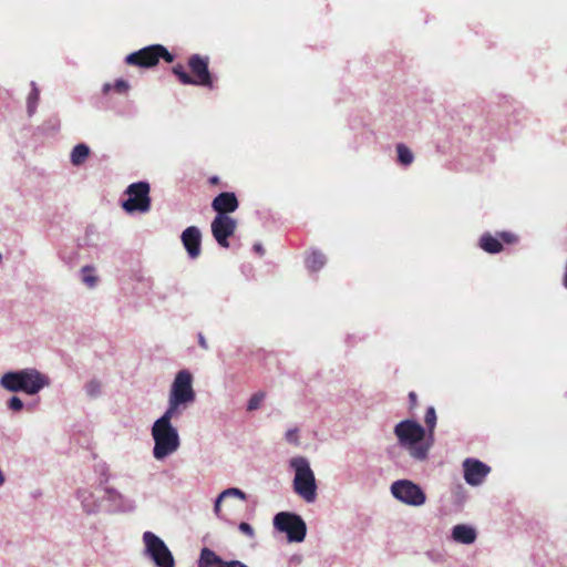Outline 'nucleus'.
Here are the masks:
<instances>
[{
    "label": "nucleus",
    "instance_id": "c03bdc74",
    "mask_svg": "<svg viewBox=\"0 0 567 567\" xmlns=\"http://www.w3.org/2000/svg\"><path fill=\"white\" fill-rule=\"evenodd\" d=\"M432 560H434V557L432 556V553L426 554Z\"/></svg>",
    "mask_w": 567,
    "mask_h": 567
},
{
    "label": "nucleus",
    "instance_id": "e433bc0d",
    "mask_svg": "<svg viewBox=\"0 0 567 567\" xmlns=\"http://www.w3.org/2000/svg\"><path fill=\"white\" fill-rule=\"evenodd\" d=\"M499 236L505 243L512 244L516 241V236L512 233H501Z\"/></svg>",
    "mask_w": 567,
    "mask_h": 567
},
{
    "label": "nucleus",
    "instance_id": "f3484780",
    "mask_svg": "<svg viewBox=\"0 0 567 567\" xmlns=\"http://www.w3.org/2000/svg\"><path fill=\"white\" fill-rule=\"evenodd\" d=\"M212 207L217 214L227 215L238 208V200L234 193L225 192L214 198Z\"/></svg>",
    "mask_w": 567,
    "mask_h": 567
},
{
    "label": "nucleus",
    "instance_id": "c756f323",
    "mask_svg": "<svg viewBox=\"0 0 567 567\" xmlns=\"http://www.w3.org/2000/svg\"><path fill=\"white\" fill-rule=\"evenodd\" d=\"M264 399H265V393L264 392L255 393L254 395H251V398L248 401L247 410L248 411H255V410L259 409V406H260L261 402L264 401Z\"/></svg>",
    "mask_w": 567,
    "mask_h": 567
},
{
    "label": "nucleus",
    "instance_id": "9d476101",
    "mask_svg": "<svg viewBox=\"0 0 567 567\" xmlns=\"http://www.w3.org/2000/svg\"><path fill=\"white\" fill-rule=\"evenodd\" d=\"M159 58H163L166 62H173L174 60L173 54L163 45L155 44L128 54L125 62L130 65L151 68L157 64Z\"/></svg>",
    "mask_w": 567,
    "mask_h": 567
},
{
    "label": "nucleus",
    "instance_id": "f03ea898",
    "mask_svg": "<svg viewBox=\"0 0 567 567\" xmlns=\"http://www.w3.org/2000/svg\"><path fill=\"white\" fill-rule=\"evenodd\" d=\"M394 434L399 444L415 461L427 458L429 451L433 445V439L426 436L425 429L412 420H404L394 427Z\"/></svg>",
    "mask_w": 567,
    "mask_h": 567
},
{
    "label": "nucleus",
    "instance_id": "7c9ffc66",
    "mask_svg": "<svg viewBox=\"0 0 567 567\" xmlns=\"http://www.w3.org/2000/svg\"><path fill=\"white\" fill-rule=\"evenodd\" d=\"M7 406L12 412H20L23 410L24 403L21 398L13 395L7 401Z\"/></svg>",
    "mask_w": 567,
    "mask_h": 567
},
{
    "label": "nucleus",
    "instance_id": "393cba45",
    "mask_svg": "<svg viewBox=\"0 0 567 567\" xmlns=\"http://www.w3.org/2000/svg\"><path fill=\"white\" fill-rule=\"evenodd\" d=\"M398 162L403 166H409L414 161L412 151L404 144L396 145Z\"/></svg>",
    "mask_w": 567,
    "mask_h": 567
},
{
    "label": "nucleus",
    "instance_id": "6ab92c4d",
    "mask_svg": "<svg viewBox=\"0 0 567 567\" xmlns=\"http://www.w3.org/2000/svg\"><path fill=\"white\" fill-rule=\"evenodd\" d=\"M225 560L209 548H203L198 565L199 567H221Z\"/></svg>",
    "mask_w": 567,
    "mask_h": 567
},
{
    "label": "nucleus",
    "instance_id": "c9c22d12",
    "mask_svg": "<svg viewBox=\"0 0 567 567\" xmlns=\"http://www.w3.org/2000/svg\"><path fill=\"white\" fill-rule=\"evenodd\" d=\"M114 89L118 92V93H125L128 91L130 89V84L127 83V81L123 80V79H118L115 81L114 83Z\"/></svg>",
    "mask_w": 567,
    "mask_h": 567
},
{
    "label": "nucleus",
    "instance_id": "ddd939ff",
    "mask_svg": "<svg viewBox=\"0 0 567 567\" xmlns=\"http://www.w3.org/2000/svg\"><path fill=\"white\" fill-rule=\"evenodd\" d=\"M76 498L80 501L81 508L86 515H96L104 511V494L99 495L91 487L79 488Z\"/></svg>",
    "mask_w": 567,
    "mask_h": 567
},
{
    "label": "nucleus",
    "instance_id": "6e6552de",
    "mask_svg": "<svg viewBox=\"0 0 567 567\" xmlns=\"http://www.w3.org/2000/svg\"><path fill=\"white\" fill-rule=\"evenodd\" d=\"M391 495L400 503L421 507L426 503V494L423 488L411 480H398L390 486Z\"/></svg>",
    "mask_w": 567,
    "mask_h": 567
},
{
    "label": "nucleus",
    "instance_id": "a211bd4d",
    "mask_svg": "<svg viewBox=\"0 0 567 567\" xmlns=\"http://www.w3.org/2000/svg\"><path fill=\"white\" fill-rule=\"evenodd\" d=\"M452 539L462 545H471L475 543L477 538L476 529L467 524H457L452 528Z\"/></svg>",
    "mask_w": 567,
    "mask_h": 567
},
{
    "label": "nucleus",
    "instance_id": "f257e3e1",
    "mask_svg": "<svg viewBox=\"0 0 567 567\" xmlns=\"http://www.w3.org/2000/svg\"><path fill=\"white\" fill-rule=\"evenodd\" d=\"M51 385L48 374L37 368H23L4 372L0 377V386L8 392L24 393L33 396Z\"/></svg>",
    "mask_w": 567,
    "mask_h": 567
},
{
    "label": "nucleus",
    "instance_id": "412c9836",
    "mask_svg": "<svg viewBox=\"0 0 567 567\" xmlns=\"http://www.w3.org/2000/svg\"><path fill=\"white\" fill-rule=\"evenodd\" d=\"M326 256L319 250H311L306 258V267L310 271H318L326 265Z\"/></svg>",
    "mask_w": 567,
    "mask_h": 567
},
{
    "label": "nucleus",
    "instance_id": "58836bf2",
    "mask_svg": "<svg viewBox=\"0 0 567 567\" xmlns=\"http://www.w3.org/2000/svg\"><path fill=\"white\" fill-rule=\"evenodd\" d=\"M198 344L202 349L208 350V343L203 333H198Z\"/></svg>",
    "mask_w": 567,
    "mask_h": 567
},
{
    "label": "nucleus",
    "instance_id": "473e14b6",
    "mask_svg": "<svg viewBox=\"0 0 567 567\" xmlns=\"http://www.w3.org/2000/svg\"><path fill=\"white\" fill-rule=\"evenodd\" d=\"M285 439L288 443L298 446L300 444L298 429H289L285 434Z\"/></svg>",
    "mask_w": 567,
    "mask_h": 567
},
{
    "label": "nucleus",
    "instance_id": "a18cd8bd",
    "mask_svg": "<svg viewBox=\"0 0 567 567\" xmlns=\"http://www.w3.org/2000/svg\"><path fill=\"white\" fill-rule=\"evenodd\" d=\"M210 182H212V183H216V182H217V177H213V178L210 179Z\"/></svg>",
    "mask_w": 567,
    "mask_h": 567
},
{
    "label": "nucleus",
    "instance_id": "2f4dec72",
    "mask_svg": "<svg viewBox=\"0 0 567 567\" xmlns=\"http://www.w3.org/2000/svg\"><path fill=\"white\" fill-rule=\"evenodd\" d=\"M238 530L245 535L248 539H254L256 537V533H255V529L254 527L246 523V522H241L239 525H238Z\"/></svg>",
    "mask_w": 567,
    "mask_h": 567
},
{
    "label": "nucleus",
    "instance_id": "bb28decb",
    "mask_svg": "<svg viewBox=\"0 0 567 567\" xmlns=\"http://www.w3.org/2000/svg\"><path fill=\"white\" fill-rule=\"evenodd\" d=\"M220 498H225V499H227V498H238L241 502H246L247 501V494L244 491H241L240 488L229 487V488L224 489L220 493Z\"/></svg>",
    "mask_w": 567,
    "mask_h": 567
},
{
    "label": "nucleus",
    "instance_id": "9b49d317",
    "mask_svg": "<svg viewBox=\"0 0 567 567\" xmlns=\"http://www.w3.org/2000/svg\"><path fill=\"white\" fill-rule=\"evenodd\" d=\"M104 492V512L109 514H130L133 513L137 505L136 501L114 487L105 486Z\"/></svg>",
    "mask_w": 567,
    "mask_h": 567
},
{
    "label": "nucleus",
    "instance_id": "4be33fe9",
    "mask_svg": "<svg viewBox=\"0 0 567 567\" xmlns=\"http://www.w3.org/2000/svg\"><path fill=\"white\" fill-rule=\"evenodd\" d=\"M81 281L90 289L95 288L99 282L96 269L93 266H84L80 270Z\"/></svg>",
    "mask_w": 567,
    "mask_h": 567
},
{
    "label": "nucleus",
    "instance_id": "1a4fd4ad",
    "mask_svg": "<svg viewBox=\"0 0 567 567\" xmlns=\"http://www.w3.org/2000/svg\"><path fill=\"white\" fill-rule=\"evenodd\" d=\"M128 196L122 203L123 209L128 213H147L151 209L150 185L146 182H137L131 184L126 190Z\"/></svg>",
    "mask_w": 567,
    "mask_h": 567
},
{
    "label": "nucleus",
    "instance_id": "72a5a7b5",
    "mask_svg": "<svg viewBox=\"0 0 567 567\" xmlns=\"http://www.w3.org/2000/svg\"><path fill=\"white\" fill-rule=\"evenodd\" d=\"M60 128V121L56 117L50 118L44 125L43 131L48 133H55Z\"/></svg>",
    "mask_w": 567,
    "mask_h": 567
},
{
    "label": "nucleus",
    "instance_id": "423d86ee",
    "mask_svg": "<svg viewBox=\"0 0 567 567\" xmlns=\"http://www.w3.org/2000/svg\"><path fill=\"white\" fill-rule=\"evenodd\" d=\"M142 543L144 546L143 555L148 558L155 567H175V558L165 544V542L154 534L146 530L142 535Z\"/></svg>",
    "mask_w": 567,
    "mask_h": 567
},
{
    "label": "nucleus",
    "instance_id": "0eeeda50",
    "mask_svg": "<svg viewBox=\"0 0 567 567\" xmlns=\"http://www.w3.org/2000/svg\"><path fill=\"white\" fill-rule=\"evenodd\" d=\"M274 527L287 535L290 543H300L306 538L307 525L302 517L290 512H280L274 517Z\"/></svg>",
    "mask_w": 567,
    "mask_h": 567
},
{
    "label": "nucleus",
    "instance_id": "dca6fc26",
    "mask_svg": "<svg viewBox=\"0 0 567 567\" xmlns=\"http://www.w3.org/2000/svg\"><path fill=\"white\" fill-rule=\"evenodd\" d=\"M189 68L192 72L195 74V85H203L212 87V78L208 71V60L203 59L199 55L195 54L189 59Z\"/></svg>",
    "mask_w": 567,
    "mask_h": 567
},
{
    "label": "nucleus",
    "instance_id": "79ce46f5",
    "mask_svg": "<svg viewBox=\"0 0 567 567\" xmlns=\"http://www.w3.org/2000/svg\"><path fill=\"white\" fill-rule=\"evenodd\" d=\"M3 483H4V476H3L2 471L0 470V486H2Z\"/></svg>",
    "mask_w": 567,
    "mask_h": 567
},
{
    "label": "nucleus",
    "instance_id": "7ed1b4c3",
    "mask_svg": "<svg viewBox=\"0 0 567 567\" xmlns=\"http://www.w3.org/2000/svg\"><path fill=\"white\" fill-rule=\"evenodd\" d=\"M178 417L164 412L152 426L151 434L154 441L153 456L157 461H162L174 454L181 445L178 431L173 426L172 420Z\"/></svg>",
    "mask_w": 567,
    "mask_h": 567
},
{
    "label": "nucleus",
    "instance_id": "a19ab883",
    "mask_svg": "<svg viewBox=\"0 0 567 567\" xmlns=\"http://www.w3.org/2000/svg\"><path fill=\"white\" fill-rule=\"evenodd\" d=\"M409 396H410V400H411L413 403L416 401V395H415V393L411 392V393L409 394Z\"/></svg>",
    "mask_w": 567,
    "mask_h": 567
},
{
    "label": "nucleus",
    "instance_id": "aec40b11",
    "mask_svg": "<svg viewBox=\"0 0 567 567\" xmlns=\"http://www.w3.org/2000/svg\"><path fill=\"white\" fill-rule=\"evenodd\" d=\"M89 155L90 147L86 144L80 143L72 148L70 161L72 165L80 166L87 159Z\"/></svg>",
    "mask_w": 567,
    "mask_h": 567
},
{
    "label": "nucleus",
    "instance_id": "c85d7f7f",
    "mask_svg": "<svg viewBox=\"0 0 567 567\" xmlns=\"http://www.w3.org/2000/svg\"><path fill=\"white\" fill-rule=\"evenodd\" d=\"M173 72L183 84H194L195 85V80L186 72V70L184 69L183 65L178 64V65L174 66Z\"/></svg>",
    "mask_w": 567,
    "mask_h": 567
},
{
    "label": "nucleus",
    "instance_id": "f8f14e48",
    "mask_svg": "<svg viewBox=\"0 0 567 567\" xmlns=\"http://www.w3.org/2000/svg\"><path fill=\"white\" fill-rule=\"evenodd\" d=\"M237 223L228 215L217 214L212 221V233L216 241L227 248L229 246L228 238L234 235Z\"/></svg>",
    "mask_w": 567,
    "mask_h": 567
},
{
    "label": "nucleus",
    "instance_id": "5701e85b",
    "mask_svg": "<svg viewBox=\"0 0 567 567\" xmlns=\"http://www.w3.org/2000/svg\"><path fill=\"white\" fill-rule=\"evenodd\" d=\"M480 246L483 250L489 254L499 252L503 248L502 243L489 234H485L481 237Z\"/></svg>",
    "mask_w": 567,
    "mask_h": 567
},
{
    "label": "nucleus",
    "instance_id": "a878e982",
    "mask_svg": "<svg viewBox=\"0 0 567 567\" xmlns=\"http://www.w3.org/2000/svg\"><path fill=\"white\" fill-rule=\"evenodd\" d=\"M84 391L92 399L99 398L102 393V384L97 380H91L84 385Z\"/></svg>",
    "mask_w": 567,
    "mask_h": 567
},
{
    "label": "nucleus",
    "instance_id": "4468645a",
    "mask_svg": "<svg viewBox=\"0 0 567 567\" xmlns=\"http://www.w3.org/2000/svg\"><path fill=\"white\" fill-rule=\"evenodd\" d=\"M463 471L465 482L471 486H478L485 481L491 468L478 460L466 458L463 462Z\"/></svg>",
    "mask_w": 567,
    "mask_h": 567
},
{
    "label": "nucleus",
    "instance_id": "2eb2a0df",
    "mask_svg": "<svg viewBox=\"0 0 567 567\" xmlns=\"http://www.w3.org/2000/svg\"><path fill=\"white\" fill-rule=\"evenodd\" d=\"M184 248L190 259L199 257L202 248V233L196 226L187 227L181 236Z\"/></svg>",
    "mask_w": 567,
    "mask_h": 567
},
{
    "label": "nucleus",
    "instance_id": "cd10ccee",
    "mask_svg": "<svg viewBox=\"0 0 567 567\" xmlns=\"http://www.w3.org/2000/svg\"><path fill=\"white\" fill-rule=\"evenodd\" d=\"M424 421L429 429L427 435L433 439V432H434V429L436 425V412L433 406L427 408L425 416H424Z\"/></svg>",
    "mask_w": 567,
    "mask_h": 567
},
{
    "label": "nucleus",
    "instance_id": "39448f33",
    "mask_svg": "<svg viewBox=\"0 0 567 567\" xmlns=\"http://www.w3.org/2000/svg\"><path fill=\"white\" fill-rule=\"evenodd\" d=\"M196 393L193 389V375L188 370L176 373L168 393L166 413L179 416L195 402Z\"/></svg>",
    "mask_w": 567,
    "mask_h": 567
},
{
    "label": "nucleus",
    "instance_id": "4c0bfd02",
    "mask_svg": "<svg viewBox=\"0 0 567 567\" xmlns=\"http://www.w3.org/2000/svg\"><path fill=\"white\" fill-rule=\"evenodd\" d=\"M221 567H248V566L239 560H229V561L225 560V563Z\"/></svg>",
    "mask_w": 567,
    "mask_h": 567
},
{
    "label": "nucleus",
    "instance_id": "f704fd0d",
    "mask_svg": "<svg viewBox=\"0 0 567 567\" xmlns=\"http://www.w3.org/2000/svg\"><path fill=\"white\" fill-rule=\"evenodd\" d=\"M225 501V498H220V494L216 497L215 502H214V514L216 515V517H218L219 519H225V516L223 514V511H221V502Z\"/></svg>",
    "mask_w": 567,
    "mask_h": 567
},
{
    "label": "nucleus",
    "instance_id": "37998d69",
    "mask_svg": "<svg viewBox=\"0 0 567 567\" xmlns=\"http://www.w3.org/2000/svg\"><path fill=\"white\" fill-rule=\"evenodd\" d=\"M110 90H111V84H109V83L104 84L103 91L109 92Z\"/></svg>",
    "mask_w": 567,
    "mask_h": 567
},
{
    "label": "nucleus",
    "instance_id": "20e7f679",
    "mask_svg": "<svg viewBox=\"0 0 567 567\" xmlns=\"http://www.w3.org/2000/svg\"><path fill=\"white\" fill-rule=\"evenodd\" d=\"M293 471L292 489L305 503L312 504L318 497V484L310 462L305 456H293L289 460Z\"/></svg>",
    "mask_w": 567,
    "mask_h": 567
},
{
    "label": "nucleus",
    "instance_id": "b1692460",
    "mask_svg": "<svg viewBox=\"0 0 567 567\" xmlns=\"http://www.w3.org/2000/svg\"><path fill=\"white\" fill-rule=\"evenodd\" d=\"M39 97H40L39 89H38L35 82H31V92L29 93L28 99H27V111L30 116H32L37 111Z\"/></svg>",
    "mask_w": 567,
    "mask_h": 567
},
{
    "label": "nucleus",
    "instance_id": "ea45409f",
    "mask_svg": "<svg viewBox=\"0 0 567 567\" xmlns=\"http://www.w3.org/2000/svg\"><path fill=\"white\" fill-rule=\"evenodd\" d=\"M254 250L259 254L260 256H262L265 254V250H264V247L261 244H255L254 245Z\"/></svg>",
    "mask_w": 567,
    "mask_h": 567
}]
</instances>
